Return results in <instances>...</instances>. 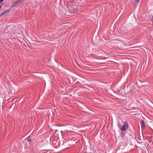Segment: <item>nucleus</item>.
<instances>
[{
  "label": "nucleus",
  "mask_w": 153,
  "mask_h": 153,
  "mask_svg": "<svg viewBox=\"0 0 153 153\" xmlns=\"http://www.w3.org/2000/svg\"><path fill=\"white\" fill-rule=\"evenodd\" d=\"M124 125L120 129L122 131H125L128 128V124L126 121H125L123 123Z\"/></svg>",
  "instance_id": "1"
},
{
  "label": "nucleus",
  "mask_w": 153,
  "mask_h": 153,
  "mask_svg": "<svg viewBox=\"0 0 153 153\" xmlns=\"http://www.w3.org/2000/svg\"><path fill=\"white\" fill-rule=\"evenodd\" d=\"M142 123L141 128H144L146 127L145 122L142 120H141Z\"/></svg>",
  "instance_id": "2"
},
{
  "label": "nucleus",
  "mask_w": 153,
  "mask_h": 153,
  "mask_svg": "<svg viewBox=\"0 0 153 153\" xmlns=\"http://www.w3.org/2000/svg\"><path fill=\"white\" fill-rule=\"evenodd\" d=\"M9 12V10H5L0 15V17L2 16L4 14H5L6 13H7Z\"/></svg>",
  "instance_id": "3"
},
{
  "label": "nucleus",
  "mask_w": 153,
  "mask_h": 153,
  "mask_svg": "<svg viewBox=\"0 0 153 153\" xmlns=\"http://www.w3.org/2000/svg\"><path fill=\"white\" fill-rule=\"evenodd\" d=\"M9 12V10H5L0 15V17L2 16L4 14H5L6 13H7Z\"/></svg>",
  "instance_id": "4"
},
{
  "label": "nucleus",
  "mask_w": 153,
  "mask_h": 153,
  "mask_svg": "<svg viewBox=\"0 0 153 153\" xmlns=\"http://www.w3.org/2000/svg\"><path fill=\"white\" fill-rule=\"evenodd\" d=\"M109 58L108 57H103L102 59V60H105V59H108Z\"/></svg>",
  "instance_id": "5"
},
{
  "label": "nucleus",
  "mask_w": 153,
  "mask_h": 153,
  "mask_svg": "<svg viewBox=\"0 0 153 153\" xmlns=\"http://www.w3.org/2000/svg\"><path fill=\"white\" fill-rule=\"evenodd\" d=\"M140 0H135V1L137 3H139L140 2Z\"/></svg>",
  "instance_id": "6"
},
{
  "label": "nucleus",
  "mask_w": 153,
  "mask_h": 153,
  "mask_svg": "<svg viewBox=\"0 0 153 153\" xmlns=\"http://www.w3.org/2000/svg\"><path fill=\"white\" fill-rule=\"evenodd\" d=\"M4 0H0V3L3 1Z\"/></svg>",
  "instance_id": "7"
},
{
  "label": "nucleus",
  "mask_w": 153,
  "mask_h": 153,
  "mask_svg": "<svg viewBox=\"0 0 153 153\" xmlns=\"http://www.w3.org/2000/svg\"><path fill=\"white\" fill-rule=\"evenodd\" d=\"M152 20L153 21V16H152Z\"/></svg>",
  "instance_id": "8"
},
{
  "label": "nucleus",
  "mask_w": 153,
  "mask_h": 153,
  "mask_svg": "<svg viewBox=\"0 0 153 153\" xmlns=\"http://www.w3.org/2000/svg\"><path fill=\"white\" fill-rule=\"evenodd\" d=\"M1 6H0V9H1Z\"/></svg>",
  "instance_id": "9"
},
{
  "label": "nucleus",
  "mask_w": 153,
  "mask_h": 153,
  "mask_svg": "<svg viewBox=\"0 0 153 153\" xmlns=\"http://www.w3.org/2000/svg\"><path fill=\"white\" fill-rule=\"evenodd\" d=\"M28 140L29 141H30V140Z\"/></svg>",
  "instance_id": "10"
},
{
  "label": "nucleus",
  "mask_w": 153,
  "mask_h": 153,
  "mask_svg": "<svg viewBox=\"0 0 153 153\" xmlns=\"http://www.w3.org/2000/svg\"><path fill=\"white\" fill-rule=\"evenodd\" d=\"M89 153H91V152H90Z\"/></svg>",
  "instance_id": "11"
}]
</instances>
